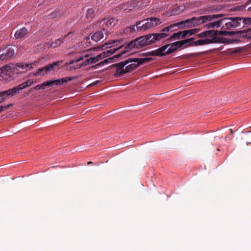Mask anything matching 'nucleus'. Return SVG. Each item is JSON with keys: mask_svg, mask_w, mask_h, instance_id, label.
Instances as JSON below:
<instances>
[{"mask_svg": "<svg viewBox=\"0 0 251 251\" xmlns=\"http://www.w3.org/2000/svg\"><path fill=\"white\" fill-rule=\"evenodd\" d=\"M242 20L240 17H229L209 22L205 25L207 28L221 27L223 30H209L200 34L199 36L201 37H208L212 35H229L234 34L232 31H226L225 30L240 27Z\"/></svg>", "mask_w": 251, "mask_h": 251, "instance_id": "nucleus-1", "label": "nucleus"}, {"mask_svg": "<svg viewBox=\"0 0 251 251\" xmlns=\"http://www.w3.org/2000/svg\"><path fill=\"white\" fill-rule=\"evenodd\" d=\"M222 16V15L221 14H212L201 16L199 17H193L190 19H187L185 21L171 24L168 26L163 28L160 32L156 33L157 35L163 34V36L161 37L162 40L169 36V32H173L180 28L194 26L196 25L202 24L211 21L215 19L220 18Z\"/></svg>", "mask_w": 251, "mask_h": 251, "instance_id": "nucleus-2", "label": "nucleus"}, {"mask_svg": "<svg viewBox=\"0 0 251 251\" xmlns=\"http://www.w3.org/2000/svg\"><path fill=\"white\" fill-rule=\"evenodd\" d=\"M147 58H129L124 61L114 64L112 67L116 69L115 76H120L137 68L140 65L148 62Z\"/></svg>", "mask_w": 251, "mask_h": 251, "instance_id": "nucleus-3", "label": "nucleus"}, {"mask_svg": "<svg viewBox=\"0 0 251 251\" xmlns=\"http://www.w3.org/2000/svg\"><path fill=\"white\" fill-rule=\"evenodd\" d=\"M32 68L31 64L10 63L0 68V75L7 81H11L14 78V75Z\"/></svg>", "mask_w": 251, "mask_h": 251, "instance_id": "nucleus-4", "label": "nucleus"}, {"mask_svg": "<svg viewBox=\"0 0 251 251\" xmlns=\"http://www.w3.org/2000/svg\"><path fill=\"white\" fill-rule=\"evenodd\" d=\"M162 35H157V33H152L145 36H141L130 42L125 47L129 49H140L161 40Z\"/></svg>", "mask_w": 251, "mask_h": 251, "instance_id": "nucleus-5", "label": "nucleus"}, {"mask_svg": "<svg viewBox=\"0 0 251 251\" xmlns=\"http://www.w3.org/2000/svg\"><path fill=\"white\" fill-rule=\"evenodd\" d=\"M160 19L157 18L151 17L138 21L136 23V28L138 30H146L161 23Z\"/></svg>", "mask_w": 251, "mask_h": 251, "instance_id": "nucleus-6", "label": "nucleus"}, {"mask_svg": "<svg viewBox=\"0 0 251 251\" xmlns=\"http://www.w3.org/2000/svg\"><path fill=\"white\" fill-rule=\"evenodd\" d=\"M176 49L174 43L171 44H167L162 47L152 50L151 54L152 56H163L167 54H171L175 51Z\"/></svg>", "mask_w": 251, "mask_h": 251, "instance_id": "nucleus-7", "label": "nucleus"}, {"mask_svg": "<svg viewBox=\"0 0 251 251\" xmlns=\"http://www.w3.org/2000/svg\"><path fill=\"white\" fill-rule=\"evenodd\" d=\"M118 43H119V41H113L112 42H106L104 45L101 46V49L102 50L111 48L110 49L107 50L106 51H103V52L104 53L105 56L106 57L112 54L115 52H116V51L118 50L119 49L122 48V45H121L119 47H116L118 46Z\"/></svg>", "mask_w": 251, "mask_h": 251, "instance_id": "nucleus-8", "label": "nucleus"}, {"mask_svg": "<svg viewBox=\"0 0 251 251\" xmlns=\"http://www.w3.org/2000/svg\"><path fill=\"white\" fill-rule=\"evenodd\" d=\"M188 40H190V42H189V46H201L218 42L215 37H212L211 39H202L197 41H194L193 38H189Z\"/></svg>", "mask_w": 251, "mask_h": 251, "instance_id": "nucleus-9", "label": "nucleus"}, {"mask_svg": "<svg viewBox=\"0 0 251 251\" xmlns=\"http://www.w3.org/2000/svg\"><path fill=\"white\" fill-rule=\"evenodd\" d=\"M59 62H54L45 67L39 68L37 72L34 74V75H44L49 73L51 70H54L56 67L59 66Z\"/></svg>", "mask_w": 251, "mask_h": 251, "instance_id": "nucleus-10", "label": "nucleus"}, {"mask_svg": "<svg viewBox=\"0 0 251 251\" xmlns=\"http://www.w3.org/2000/svg\"><path fill=\"white\" fill-rule=\"evenodd\" d=\"M2 53L0 54V60L3 61L8 59L14 54V50L10 47L7 46L2 50Z\"/></svg>", "mask_w": 251, "mask_h": 251, "instance_id": "nucleus-11", "label": "nucleus"}, {"mask_svg": "<svg viewBox=\"0 0 251 251\" xmlns=\"http://www.w3.org/2000/svg\"><path fill=\"white\" fill-rule=\"evenodd\" d=\"M101 28L102 29L101 31H98L90 34L91 39L95 42H98L102 39L104 37V34H108L107 30L104 26Z\"/></svg>", "mask_w": 251, "mask_h": 251, "instance_id": "nucleus-12", "label": "nucleus"}, {"mask_svg": "<svg viewBox=\"0 0 251 251\" xmlns=\"http://www.w3.org/2000/svg\"><path fill=\"white\" fill-rule=\"evenodd\" d=\"M196 32V29H191L188 30H184L183 31H179L177 33H174L171 37V39H179L181 37L184 38L186 37L188 34L192 35Z\"/></svg>", "mask_w": 251, "mask_h": 251, "instance_id": "nucleus-13", "label": "nucleus"}, {"mask_svg": "<svg viewBox=\"0 0 251 251\" xmlns=\"http://www.w3.org/2000/svg\"><path fill=\"white\" fill-rule=\"evenodd\" d=\"M72 33L71 32H68L66 35L64 36L55 40L54 41H50L49 45L51 48H56L62 44L66 42V39L69 38V35Z\"/></svg>", "mask_w": 251, "mask_h": 251, "instance_id": "nucleus-14", "label": "nucleus"}, {"mask_svg": "<svg viewBox=\"0 0 251 251\" xmlns=\"http://www.w3.org/2000/svg\"><path fill=\"white\" fill-rule=\"evenodd\" d=\"M102 22L103 23L102 27L104 26L105 28H111L117 24L118 20L115 18H111L109 19H104Z\"/></svg>", "mask_w": 251, "mask_h": 251, "instance_id": "nucleus-15", "label": "nucleus"}, {"mask_svg": "<svg viewBox=\"0 0 251 251\" xmlns=\"http://www.w3.org/2000/svg\"><path fill=\"white\" fill-rule=\"evenodd\" d=\"M27 31L26 28L25 27L22 28L16 31L14 34L15 38L16 39L22 38L27 34Z\"/></svg>", "mask_w": 251, "mask_h": 251, "instance_id": "nucleus-16", "label": "nucleus"}, {"mask_svg": "<svg viewBox=\"0 0 251 251\" xmlns=\"http://www.w3.org/2000/svg\"><path fill=\"white\" fill-rule=\"evenodd\" d=\"M82 58H80L79 59H76V60H71L70 61V64L73 65L72 67H71L70 69H79L82 67H83L82 63H81V61Z\"/></svg>", "mask_w": 251, "mask_h": 251, "instance_id": "nucleus-17", "label": "nucleus"}, {"mask_svg": "<svg viewBox=\"0 0 251 251\" xmlns=\"http://www.w3.org/2000/svg\"><path fill=\"white\" fill-rule=\"evenodd\" d=\"M189 42H190V40L185 39L184 40H181L177 42H174V44L176 46V49L178 48H180L182 46H184V47H186L189 46Z\"/></svg>", "mask_w": 251, "mask_h": 251, "instance_id": "nucleus-18", "label": "nucleus"}, {"mask_svg": "<svg viewBox=\"0 0 251 251\" xmlns=\"http://www.w3.org/2000/svg\"><path fill=\"white\" fill-rule=\"evenodd\" d=\"M240 36L245 38L251 39V28L245 31H241L239 33Z\"/></svg>", "mask_w": 251, "mask_h": 251, "instance_id": "nucleus-19", "label": "nucleus"}, {"mask_svg": "<svg viewBox=\"0 0 251 251\" xmlns=\"http://www.w3.org/2000/svg\"><path fill=\"white\" fill-rule=\"evenodd\" d=\"M239 41V40H238L237 39H226L225 38H222L219 42L223 43L231 44L237 43Z\"/></svg>", "mask_w": 251, "mask_h": 251, "instance_id": "nucleus-20", "label": "nucleus"}, {"mask_svg": "<svg viewBox=\"0 0 251 251\" xmlns=\"http://www.w3.org/2000/svg\"><path fill=\"white\" fill-rule=\"evenodd\" d=\"M63 14V12L61 11H54L51 13L49 16L50 18H56L60 17Z\"/></svg>", "mask_w": 251, "mask_h": 251, "instance_id": "nucleus-21", "label": "nucleus"}, {"mask_svg": "<svg viewBox=\"0 0 251 251\" xmlns=\"http://www.w3.org/2000/svg\"><path fill=\"white\" fill-rule=\"evenodd\" d=\"M4 91L6 97L8 96H13L16 94L18 93L15 87Z\"/></svg>", "mask_w": 251, "mask_h": 251, "instance_id": "nucleus-22", "label": "nucleus"}, {"mask_svg": "<svg viewBox=\"0 0 251 251\" xmlns=\"http://www.w3.org/2000/svg\"><path fill=\"white\" fill-rule=\"evenodd\" d=\"M35 82V81H33V80L28 79L27 81H26L25 82L23 83L22 84V85L23 86V88H26L32 85Z\"/></svg>", "mask_w": 251, "mask_h": 251, "instance_id": "nucleus-23", "label": "nucleus"}, {"mask_svg": "<svg viewBox=\"0 0 251 251\" xmlns=\"http://www.w3.org/2000/svg\"><path fill=\"white\" fill-rule=\"evenodd\" d=\"M75 76H70L62 78L60 79L61 84L67 83L69 81H71L74 79L75 78Z\"/></svg>", "mask_w": 251, "mask_h": 251, "instance_id": "nucleus-24", "label": "nucleus"}, {"mask_svg": "<svg viewBox=\"0 0 251 251\" xmlns=\"http://www.w3.org/2000/svg\"><path fill=\"white\" fill-rule=\"evenodd\" d=\"M135 30V27L134 25H130L128 27H126L125 29V32L126 33H130V32H133Z\"/></svg>", "mask_w": 251, "mask_h": 251, "instance_id": "nucleus-25", "label": "nucleus"}, {"mask_svg": "<svg viewBox=\"0 0 251 251\" xmlns=\"http://www.w3.org/2000/svg\"><path fill=\"white\" fill-rule=\"evenodd\" d=\"M241 21V23H244L246 25H251V18H242Z\"/></svg>", "mask_w": 251, "mask_h": 251, "instance_id": "nucleus-26", "label": "nucleus"}, {"mask_svg": "<svg viewBox=\"0 0 251 251\" xmlns=\"http://www.w3.org/2000/svg\"><path fill=\"white\" fill-rule=\"evenodd\" d=\"M94 13V10L92 8H89L87 11L86 16L87 17H92Z\"/></svg>", "mask_w": 251, "mask_h": 251, "instance_id": "nucleus-27", "label": "nucleus"}, {"mask_svg": "<svg viewBox=\"0 0 251 251\" xmlns=\"http://www.w3.org/2000/svg\"><path fill=\"white\" fill-rule=\"evenodd\" d=\"M6 97H7L4 91L0 92V103L3 102Z\"/></svg>", "mask_w": 251, "mask_h": 251, "instance_id": "nucleus-28", "label": "nucleus"}, {"mask_svg": "<svg viewBox=\"0 0 251 251\" xmlns=\"http://www.w3.org/2000/svg\"><path fill=\"white\" fill-rule=\"evenodd\" d=\"M106 57L104 55V53L102 52L101 53H100L98 54V55L96 56V59L97 61H99L100 59H102Z\"/></svg>", "mask_w": 251, "mask_h": 251, "instance_id": "nucleus-29", "label": "nucleus"}, {"mask_svg": "<svg viewBox=\"0 0 251 251\" xmlns=\"http://www.w3.org/2000/svg\"><path fill=\"white\" fill-rule=\"evenodd\" d=\"M81 62V63H82V65L83 66L90 64V63L88 58H86L84 60L82 59Z\"/></svg>", "mask_w": 251, "mask_h": 251, "instance_id": "nucleus-30", "label": "nucleus"}, {"mask_svg": "<svg viewBox=\"0 0 251 251\" xmlns=\"http://www.w3.org/2000/svg\"><path fill=\"white\" fill-rule=\"evenodd\" d=\"M42 85H45L46 86V87L52 86V82L51 81V80L45 81L43 83H42Z\"/></svg>", "mask_w": 251, "mask_h": 251, "instance_id": "nucleus-31", "label": "nucleus"}, {"mask_svg": "<svg viewBox=\"0 0 251 251\" xmlns=\"http://www.w3.org/2000/svg\"><path fill=\"white\" fill-rule=\"evenodd\" d=\"M15 88L16 89V91L18 93H19L22 90L25 89V88H23V86L22 85V84L15 87Z\"/></svg>", "mask_w": 251, "mask_h": 251, "instance_id": "nucleus-32", "label": "nucleus"}, {"mask_svg": "<svg viewBox=\"0 0 251 251\" xmlns=\"http://www.w3.org/2000/svg\"><path fill=\"white\" fill-rule=\"evenodd\" d=\"M88 59L89 60L90 64L95 63L97 62L96 56L91 57L90 58H88Z\"/></svg>", "mask_w": 251, "mask_h": 251, "instance_id": "nucleus-33", "label": "nucleus"}, {"mask_svg": "<svg viewBox=\"0 0 251 251\" xmlns=\"http://www.w3.org/2000/svg\"><path fill=\"white\" fill-rule=\"evenodd\" d=\"M51 81L52 82V85H61L60 79L51 80Z\"/></svg>", "mask_w": 251, "mask_h": 251, "instance_id": "nucleus-34", "label": "nucleus"}, {"mask_svg": "<svg viewBox=\"0 0 251 251\" xmlns=\"http://www.w3.org/2000/svg\"><path fill=\"white\" fill-rule=\"evenodd\" d=\"M12 104H10L8 105L3 106H0V113L4 109H7L8 108H9L10 106H11Z\"/></svg>", "mask_w": 251, "mask_h": 251, "instance_id": "nucleus-35", "label": "nucleus"}, {"mask_svg": "<svg viewBox=\"0 0 251 251\" xmlns=\"http://www.w3.org/2000/svg\"><path fill=\"white\" fill-rule=\"evenodd\" d=\"M251 4V0H248L246 3V7H247L248 5ZM248 10L251 11V5L247 8Z\"/></svg>", "mask_w": 251, "mask_h": 251, "instance_id": "nucleus-36", "label": "nucleus"}, {"mask_svg": "<svg viewBox=\"0 0 251 251\" xmlns=\"http://www.w3.org/2000/svg\"><path fill=\"white\" fill-rule=\"evenodd\" d=\"M180 8L179 7H177L176 8H175V9H173L172 11H171V13L173 14H177V12L178 11V10H179Z\"/></svg>", "mask_w": 251, "mask_h": 251, "instance_id": "nucleus-37", "label": "nucleus"}, {"mask_svg": "<svg viewBox=\"0 0 251 251\" xmlns=\"http://www.w3.org/2000/svg\"><path fill=\"white\" fill-rule=\"evenodd\" d=\"M41 87H42V86L41 85V84H38V85H36V86H35L34 87H33V89H34V90H38L42 89Z\"/></svg>", "mask_w": 251, "mask_h": 251, "instance_id": "nucleus-38", "label": "nucleus"}, {"mask_svg": "<svg viewBox=\"0 0 251 251\" xmlns=\"http://www.w3.org/2000/svg\"><path fill=\"white\" fill-rule=\"evenodd\" d=\"M132 3H133V6L134 7L137 5L136 2L135 1H132Z\"/></svg>", "mask_w": 251, "mask_h": 251, "instance_id": "nucleus-39", "label": "nucleus"}, {"mask_svg": "<svg viewBox=\"0 0 251 251\" xmlns=\"http://www.w3.org/2000/svg\"><path fill=\"white\" fill-rule=\"evenodd\" d=\"M41 85L42 86V87H42V90H44V89H45L46 86H45V85H42V84H41Z\"/></svg>", "mask_w": 251, "mask_h": 251, "instance_id": "nucleus-40", "label": "nucleus"}, {"mask_svg": "<svg viewBox=\"0 0 251 251\" xmlns=\"http://www.w3.org/2000/svg\"><path fill=\"white\" fill-rule=\"evenodd\" d=\"M34 89H33V88H32L28 92V93H31L32 91V90H33Z\"/></svg>", "mask_w": 251, "mask_h": 251, "instance_id": "nucleus-41", "label": "nucleus"}, {"mask_svg": "<svg viewBox=\"0 0 251 251\" xmlns=\"http://www.w3.org/2000/svg\"><path fill=\"white\" fill-rule=\"evenodd\" d=\"M121 55V54H119L118 55H115L114 57L117 58Z\"/></svg>", "mask_w": 251, "mask_h": 251, "instance_id": "nucleus-42", "label": "nucleus"}, {"mask_svg": "<svg viewBox=\"0 0 251 251\" xmlns=\"http://www.w3.org/2000/svg\"><path fill=\"white\" fill-rule=\"evenodd\" d=\"M92 162H91V161H90V162H88V164H92Z\"/></svg>", "mask_w": 251, "mask_h": 251, "instance_id": "nucleus-43", "label": "nucleus"}, {"mask_svg": "<svg viewBox=\"0 0 251 251\" xmlns=\"http://www.w3.org/2000/svg\"><path fill=\"white\" fill-rule=\"evenodd\" d=\"M230 131L231 132V133H232V129H230Z\"/></svg>", "mask_w": 251, "mask_h": 251, "instance_id": "nucleus-44", "label": "nucleus"}]
</instances>
